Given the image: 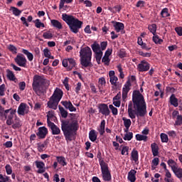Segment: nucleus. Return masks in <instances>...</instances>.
<instances>
[{"label": "nucleus", "instance_id": "49", "mask_svg": "<svg viewBox=\"0 0 182 182\" xmlns=\"http://www.w3.org/2000/svg\"><path fill=\"white\" fill-rule=\"evenodd\" d=\"M133 139V132H128L124 134V140H128V141H130Z\"/></svg>", "mask_w": 182, "mask_h": 182}, {"label": "nucleus", "instance_id": "25", "mask_svg": "<svg viewBox=\"0 0 182 182\" xmlns=\"http://www.w3.org/2000/svg\"><path fill=\"white\" fill-rule=\"evenodd\" d=\"M50 23L52 26H53V28H55L56 29H63V26H62V23H60L59 21L58 20H50Z\"/></svg>", "mask_w": 182, "mask_h": 182}, {"label": "nucleus", "instance_id": "28", "mask_svg": "<svg viewBox=\"0 0 182 182\" xmlns=\"http://www.w3.org/2000/svg\"><path fill=\"white\" fill-rule=\"evenodd\" d=\"M21 52L27 56V59L29 60V62H32V60H33V54L29 52V50L23 48Z\"/></svg>", "mask_w": 182, "mask_h": 182}, {"label": "nucleus", "instance_id": "38", "mask_svg": "<svg viewBox=\"0 0 182 182\" xmlns=\"http://www.w3.org/2000/svg\"><path fill=\"white\" fill-rule=\"evenodd\" d=\"M171 14L168 13V8H164L161 10V18H168Z\"/></svg>", "mask_w": 182, "mask_h": 182}, {"label": "nucleus", "instance_id": "5", "mask_svg": "<svg viewBox=\"0 0 182 182\" xmlns=\"http://www.w3.org/2000/svg\"><path fill=\"white\" fill-rule=\"evenodd\" d=\"M80 64L83 68H92V49L89 46L81 48L80 50Z\"/></svg>", "mask_w": 182, "mask_h": 182}, {"label": "nucleus", "instance_id": "58", "mask_svg": "<svg viewBox=\"0 0 182 182\" xmlns=\"http://www.w3.org/2000/svg\"><path fill=\"white\" fill-rule=\"evenodd\" d=\"M126 56H127L126 51H124V50H120L119 53V57L121 59H123V58H126Z\"/></svg>", "mask_w": 182, "mask_h": 182}, {"label": "nucleus", "instance_id": "59", "mask_svg": "<svg viewBox=\"0 0 182 182\" xmlns=\"http://www.w3.org/2000/svg\"><path fill=\"white\" fill-rule=\"evenodd\" d=\"M8 181H9V176L4 177V175L0 174V182H8Z\"/></svg>", "mask_w": 182, "mask_h": 182}, {"label": "nucleus", "instance_id": "21", "mask_svg": "<svg viewBox=\"0 0 182 182\" xmlns=\"http://www.w3.org/2000/svg\"><path fill=\"white\" fill-rule=\"evenodd\" d=\"M131 160H133L134 163H139V151L134 149L131 153Z\"/></svg>", "mask_w": 182, "mask_h": 182}, {"label": "nucleus", "instance_id": "7", "mask_svg": "<svg viewBox=\"0 0 182 182\" xmlns=\"http://www.w3.org/2000/svg\"><path fill=\"white\" fill-rule=\"evenodd\" d=\"M100 166L104 181H112V173L109 171V165L105 161L102 160L100 161Z\"/></svg>", "mask_w": 182, "mask_h": 182}, {"label": "nucleus", "instance_id": "46", "mask_svg": "<svg viewBox=\"0 0 182 182\" xmlns=\"http://www.w3.org/2000/svg\"><path fill=\"white\" fill-rule=\"evenodd\" d=\"M175 126H182V115H178L175 121Z\"/></svg>", "mask_w": 182, "mask_h": 182}, {"label": "nucleus", "instance_id": "20", "mask_svg": "<svg viewBox=\"0 0 182 182\" xmlns=\"http://www.w3.org/2000/svg\"><path fill=\"white\" fill-rule=\"evenodd\" d=\"M136 174H137V171L134 169H132L129 173H128V180L130 182H134L136 181Z\"/></svg>", "mask_w": 182, "mask_h": 182}, {"label": "nucleus", "instance_id": "61", "mask_svg": "<svg viewBox=\"0 0 182 182\" xmlns=\"http://www.w3.org/2000/svg\"><path fill=\"white\" fill-rule=\"evenodd\" d=\"M168 134L169 137H172L173 139H175V137L177 136L176 131H169L168 132Z\"/></svg>", "mask_w": 182, "mask_h": 182}, {"label": "nucleus", "instance_id": "44", "mask_svg": "<svg viewBox=\"0 0 182 182\" xmlns=\"http://www.w3.org/2000/svg\"><path fill=\"white\" fill-rule=\"evenodd\" d=\"M55 116L54 111H48L47 113V124H48V121L50 122V119H53Z\"/></svg>", "mask_w": 182, "mask_h": 182}, {"label": "nucleus", "instance_id": "13", "mask_svg": "<svg viewBox=\"0 0 182 182\" xmlns=\"http://www.w3.org/2000/svg\"><path fill=\"white\" fill-rule=\"evenodd\" d=\"M139 72H147L150 69V64L146 60H142L141 63L137 65Z\"/></svg>", "mask_w": 182, "mask_h": 182}, {"label": "nucleus", "instance_id": "11", "mask_svg": "<svg viewBox=\"0 0 182 182\" xmlns=\"http://www.w3.org/2000/svg\"><path fill=\"white\" fill-rule=\"evenodd\" d=\"M48 127L51 129V133L53 136H58L60 134V128H59L56 124H55V123L48 120Z\"/></svg>", "mask_w": 182, "mask_h": 182}, {"label": "nucleus", "instance_id": "14", "mask_svg": "<svg viewBox=\"0 0 182 182\" xmlns=\"http://www.w3.org/2000/svg\"><path fill=\"white\" fill-rule=\"evenodd\" d=\"M61 105H63L65 109L70 110V112H76V107L73 106L70 101H62Z\"/></svg>", "mask_w": 182, "mask_h": 182}, {"label": "nucleus", "instance_id": "45", "mask_svg": "<svg viewBox=\"0 0 182 182\" xmlns=\"http://www.w3.org/2000/svg\"><path fill=\"white\" fill-rule=\"evenodd\" d=\"M98 83L99 85H101V86H99V89L100 90V88L102 87V86H106V78H105V77H102L99 78Z\"/></svg>", "mask_w": 182, "mask_h": 182}, {"label": "nucleus", "instance_id": "62", "mask_svg": "<svg viewBox=\"0 0 182 182\" xmlns=\"http://www.w3.org/2000/svg\"><path fill=\"white\" fill-rule=\"evenodd\" d=\"M159 163H160V159L158 157H156L152 160L151 164H153V166H157Z\"/></svg>", "mask_w": 182, "mask_h": 182}, {"label": "nucleus", "instance_id": "35", "mask_svg": "<svg viewBox=\"0 0 182 182\" xmlns=\"http://www.w3.org/2000/svg\"><path fill=\"white\" fill-rule=\"evenodd\" d=\"M10 11H12L13 15H14L15 16H19V15L22 14V11L14 6H11Z\"/></svg>", "mask_w": 182, "mask_h": 182}, {"label": "nucleus", "instance_id": "64", "mask_svg": "<svg viewBox=\"0 0 182 182\" xmlns=\"http://www.w3.org/2000/svg\"><path fill=\"white\" fill-rule=\"evenodd\" d=\"M12 129H19L21 127V123L19 122H16L15 123H13L11 125Z\"/></svg>", "mask_w": 182, "mask_h": 182}, {"label": "nucleus", "instance_id": "6", "mask_svg": "<svg viewBox=\"0 0 182 182\" xmlns=\"http://www.w3.org/2000/svg\"><path fill=\"white\" fill-rule=\"evenodd\" d=\"M62 97H63V91L60 88L56 87L53 94L50 97L49 101L47 102L48 107L56 110L59 102L62 100Z\"/></svg>", "mask_w": 182, "mask_h": 182}, {"label": "nucleus", "instance_id": "52", "mask_svg": "<svg viewBox=\"0 0 182 182\" xmlns=\"http://www.w3.org/2000/svg\"><path fill=\"white\" fill-rule=\"evenodd\" d=\"M102 62L105 63V65H106L107 66H109L110 63V59L109 58V57L104 55V57L102 58Z\"/></svg>", "mask_w": 182, "mask_h": 182}, {"label": "nucleus", "instance_id": "4", "mask_svg": "<svg viewBox=\"0 0 182 182\" xmlns=\"http://www.w3.org/2000/svg\"><path fill=\"white\" fill-rule=\"evenodd\" d=\"M49 86L50 81L43 78V77L39 75H35L33 77L32 89L37 96L42 95V87Z\"/></svg>", "mask_w": 182, "mask_h": 182}, {"label": "nucleus", "instance_id": "56", "mask_svg": "<svg viewBox=\"0 0 182 182\" xmlns=\"http://www.w3.org/2000/svg\"><path fill=\"white\" fill-rule=\"evenodd\" d=\"M0 96H5V84L0 85Z\"/></svg>", "mask_w": 182, "mask_h": 182}, {"label": "nucleus", "instance_id": "39", "mask_svg": "<svg viewBox=\"0 0 182 182\" xmlns=\"http://www.w3.org/2000/svg\"><path fill=\"white\" fill-rule=\"evenodd\" d=\"M73 2V0H60V4H59V10L62 11L63 9V5L65 4H72Z\"/></svg>", "mask_w": 182, "mask_h": 182}, {"label": "nucleus", "instance_id": "10", "mask_svg": "<svg viewBox=\"0 0 182 182\" xmlns=\"http://www.w3.org/2000/svg\"><path fill=\"white\" fill-rule=\"evenodd\" d=\"M48 133H49V131H48V128H46V127H40L38 129L36 136H38L40 140H42L48 136Z\"/></svg>", "mask_w": 182, "mask_h": 182}, {"label": "nucleus", "instance_id": "54", "mask_svg": "<svg viewBox=\"0 0 182 182\" xmlns=\"http://www.w3.org/2000/svg\"><path fill=\"white\" fill-rule=\"evenodd\" d=\"M63 85L66 89V90H69V78L65 77L63 80Z\"/></svg>", "mask_w": 182, "mask_h": 182}, {"label": "nucleus", "instance_id": "48", "mask_svg": "<svg viewBox=\"0 0 182 182\" xmlns=\"http://www.w3.org/2000/svg\"><path fill=\"white\" fill-rule=\"evenodd\" d=\"M79 2L80 3V4H82V3H83L84 4V5H85V6L87 7V8H90V7H92V1H90V0H79Z\"/></svg>", "mask_w": 182, "mask_h": 182}, {"label": "nucleus", "instance_id": "30", "mask_svg": "<svg viewBox=\"0 0 182 182\" xmlns=\"http://www.w3.org/2000/svg\"><path fill=\"white\" fill-rule=\"evenodd\" d=\"M91 48L94 53H96L97 52H102V50L100 49V45L97 42H95L93 44H92Z\"/></svg>", "mask_w": 182, "mask_h": 182}, {"label": "nucleus", "instance_id": "18", "mask_svg": "<svg viewBox=\"0 0 182 182\" xmlns=\"http://www.w3.org/2000/svg\"><path fill=\"white\" fill-rule=\"evenodd\" d=\"M113 26L116 31V32L119 33L120 31H123L124 29V24L123 23L112 21Z\"/></svg>", "mask_w": 182, "mask_h": 182}, {"label": "nucleus", "instance_id": "12", "mask_svg": "<svg viewBox=\"0 0 182 182\" xmlns=\"http://www.w3.org/2000/svg\"><path fill=\"white\" fill-rule=\"evenodd\" d=\"M99 113L103 114V116H109L110 114V109L107 104H100L98 107Z\"/></svg>", "mask_w": 182, "mask_h": 182}, {"label": "nucleus", "instance_id": "8", "mask_svg": "<svg viewBox=\"0 0 182 182\" xmlns=\"http://www.w3.org/2000/svg\"><path fill=\"white\" fill-rule=\"evenodd\" d=\"M14 62L21 68H26L28 60L23 54H18L14 58Z\"/></svg>", "mask_w": 182, "mask_h": 182}, {"label": "nucleus", "instance_id": "41", "mask_svg": "<svg viewBox=\"0 0 182 182\" xmlns=\"http://www.w3.org/2000/svg\"><path fill=\"white\" fill-rule=\"evenodd\" d=\"M167 164L171 167L172 171H173V168H176V167H177V162H175V161L173 159H169L167 161Z\"/></svg>", "mask_w": 182, "mask_h": 182}, {"label": "nucleus", "instance_id": "2", "mask_svg": "<svg viewBox=\"0 0 182 182\" xmlns=\"http://www.w3.org/2000/svg\"><path fill=\"white\" fill-rule=\"evenodd\" d=\"M132 103L129 102L128 104V114L130 119H136V116L139 120L140 117H144L147 114V105L144 97L140 93V91L134 90L133 92ZM133 105L134 109H133Z\"/></svg>", "mask_w": 182, "mask_h": 182}, {"label": "nucleus", "instance_id": "47", "mask_svg": "<svg viewBox=\"0 0 182 182\" xmlns=\"http://www.w3.org/2000/svg\"><path fill=\"white\" fill-rule=\"evenodd\" d=\"M161 140L162 143H168V136L164 133L161 134Z\"/></svg>", "mask_w": 182, "mask_h": 182}, {"label": "nucleus", "instance_id": "36", "mask_svg": "<svg viewBox=\"0 0 182 182\" xmlns=\"http://www.w3.org/2000/svg\"><path fill=\"white\" fill-rule=\"evenodd\" d=\"M43 38L44 39H52L53 38V34L52 33V31H47L43 33Z\"/></svg>", "mask_w": 182, "mask_h": 182}, {"label": "nucleus", "instance_id": "31", "mask_svg": "<svg viewBox=\"0 0 182 182\" xmlns=\"http://www.w3.org/2000/svg\"><path fill=\"white\" fill-rule=\"evenodd\" d=\"M4 120H6L7 126H12L14 124V115H7L4 117Z\"/></svg>", "mask_w": 182, "mask_h": 182}, {"label": "nucleus", "instance_id": "42", "mask_svg": "<svg viewBox=\"0 0 182 182\" xmlns=\"http://www.w3.org/2000/svg\"><path fill=\"white\" fill-rule=\"evenodd\" d=\"M8 49L9 50H10V52H11L14 55H16V53H18V48H16L15 47V46L12 45V44H9L8 46Z\"/></svg>", "mask_w": 182, "mask_h": 182}, {"label": "nucleus", "instance_id": "57", "mask_svg": "<svg viewBox=\"0 0 182 182\" xmlns=\"http://www.w3.org/2000/svg\"><path fill=\"white\" fill-rule=\"evenodd\" d=\"M100 46L101 50H105L106 48H107V41L101 42Z\"/></svg>", "mask_w": 182, "mask_h": 182}, {"label": "nucleus", "instance_id": "63", "mask_svg": "<svg viewBox=\"0 0 182 182\" xmlns=\"http://www.w3.org/2000/svg\"><path fill=\"white\" fill-rule=\"evenodd\" d=\"M18 87L20 90H23L26 87V83L25 82H21L18 83Z\"/></svg>", "mask_w": 182, "mask_h": 182}, {"label": "nucleus", "instance_id": "40", "mask_svg": "<svg viewBox=\"0 0 182 182\" xmlns=\"http://www.w3.org/2000/svg\"><path fill=\"white\" fill-rule=\"evenodd\" d=\"M136 139L138 141H147V136H144L140 134L136 135Z\"/></svg>", "mask_w": 182, "mask_h": 182}, {"label": "nucleus", "instance_id": "60", "mask_svg": "<svg viewBox=\"0 0 182 182\" xmlns=\"http://www.w3.org/2000/svg\"><path fill=\"white\" fill-rule=\"evenodd\" d=\"M175 31L178 35V36H182V27L181 26L175 28Z\"/></svg>", "mask_w": 182, "mask_h": 182}, {"label": "nucleus", "instance_id": "3", "mask_svg": "<svg viewBox=\"0 0 182 182\" xmlns=\"http://www.w3.org/2000/svg\"><path fill=\"white\" fill-rule=\"evenodd\" d=\"M62 19L65 23L68 25L71 32L73 33H77L79 30L82 28V26L83 25V22L80 21V20L75 18V16L66 14H62Z\"/></svg>", "mask_w": 182, "mask_h": 182}, {"label": "nucleus", "instance_id": "17", "mask_svg": "<svg viewBox=\"0 0 182 182\" xmlns=\"http://www.w3.org/2000/svg\"><path fill=\"white\" fill-rule=\"evenodd\" d=\"M27 105L26 103L21 102L18 107L17 113L19 116H25V110H26Z\"/></svg>", "mask_w": 182, "mask_h": 182}, {"label": "nucleus", "instance_id": "33", "mask_svg": "<svg viewBox=\"0 0 182 182\" xmlns=\"http://www.w3.org/2000/svg\"><path fill=\"white\" fill-rule=\"evenodd\" d=\"M149 31L154 36L156 35V32H157V25L156 23H152L148 26Z\"/></svg>", "mask_w": 182, "mask_h": 182}, {"label": "nucleus", "instance_id": "9", "mask_svg": "<svg viewBox=\"0 0 182 182\" xmlns=\"http://www.w3.org/2000/svg\"><path fill=\"white\" fill-rule=\"evenodd\" d=\"M132 87V82H130V80H128L123 88H122V100L124 102L126 99H127V95H129V92H130V89Z\"/></svg>", "mask_w": 182, "mask_h": 182}, {"label": "nucleus", "instance_id": "37", "mask_svg": "<svg viewBox=\"0 0 182 182\" xmlns=\"http://www.w3.org/2000/svg\"><path fill=\"white\" fill-rule=\"evenodd\" d=\"M152 41L156 45H161L163 42V39L160 38V37L156 34L152 37Z\"/></svg>", "mask_w": 182, "mask_h": 182}, {"label": "nucleus", "instance_id": "43", "mask_svg": "<svg viewBox=\"0 0 182 182\" xmlns=\"http://www.w3.org/2000/svg\"><path fill=\"white\" fill-rule=\"evenodd\" d=\"M117 80H119V78L116 76L109 77V82L112 86H117Z\"/></svg>", "mask_w": 182, "mask_h": 182}, {"label": "nucleus", "instance_id": "23", "mask_svg": "<svg viewBox=\"0 0 182 182\" xmlns=\"http://www.w3.org/2000/svg\"><path fill=\"white\" fill-rule=\"evenodd\" d=\"M105 127H106V120L102 119L100 124V127L97 129V131L99 132L100 136H103L105 134Z\"/></svg>", "mask_w": 182, "mask_h": 182}, {"label": "nucleus", "instance_id": "51", "mask_svg": "<svg viewBox=\"0 0 182 182\" xmlns=\"http://www.w3.org/2000/svg\"><path fill=\"white\" fill-rule=\"evenodd\" d=\"M121 154H122V156H124V154H125L126 156H128V155H129V146H123V147H122V149Z\"/></svg>", "mask_w": 182, "mask_h": 182}, {"label": "nucleus", "instance_id": "53", "mask_svg": "<svg viewBox=\"0 0 182 182\" xmlns=\"http://www.w3.org/2000/svg\"><path fill=\"white\" fill-rule=\"evenodd\" d=\"M5 168H6V173L8 175L12 174V166H11V165L6 164L5 166Z\"/></svg>", "mask_w": 182, "mask_h": 182}, {"label": "nucleus", "instance_id": "22", "mask_svg": "<svg viewBox=\"0 0 182 182\" xmlns=\"http://www.w3.org/2000/svg\"><path fill=\"white\" fill-rule=\"evenodd\" d=\"M169 102L174 107H178V99L176 97V95L172 94L169 98Z\"/></svg>", "mask_w": 182, "mask_h": 182}, {"label": "nucleus", "instance_id": "32", "mask_svg": "<svg viewBox=\"0 0 182 182\" xmlns=\"http://www.w3.org/2000/svg\"><path fill=\"white\" fill-rule=\"evenodd\" d=\"M57 161L59 164H61L63 167L65 166H68V163L66 162V159L64 156H56Z\"/></svg>", "mask_w": 182, "mask_h": 182}, {"label": "nucleus", "instance_id": "24", "mask_svg": "<svg viewBox=\"0 0 182 182\" xmlns=\"http://www.w3.org/2000/svg\"><path fill=\"white\" fill-rule=\"evenodd\" d=\"M151 149L152 151V154L154 157L159 156V146L156 143H153L151 144Z\"/></svg>", "mask_w": 182, "mask_h": 182}, {"label": "nucleus", "instance_id": "16", "mask_svg": "<svg viewBox=\"0 0 182 182\" xmlns=\"http://www.w3.org/2000/svg\"><path fill=\"white\" fill-rule=\"evenodd\" d=\"M49 144L48 139H46L43 141V144L38 143L37 144V149L39 153H42L43 151H45L46 150V148L48 147V144Z\"/></svg>", "mask_w": 182, "mask_h": 182}, {"label": "nucleus", "instance_id": "1", "mask_svg": "<svg viewBox=\"0 0 182 182\" xmlns=\"http://www.w3.org/2000/svg\"><path fill=\"white\" fill-rule=\"evenodd\" d=\"M59 110L63 119H66L68 116L70 118L61 120V130L64 134L65 141L68 143V141H72L76 139V134H77L79 130V122L77 119L75 118L76 114H68V111L60 105L59 106Z\"/></svg>", "mask_w": 182, "mask_h": 182}, {"label": "nucleus", "instance_id": "50", "mask_svg": "<svg viewBox=\"0 0 182 182\" xmlns=\"http://www.w3.org/2000/svg\"><path fill=\"white\" fill-rule=\"evenodd\" d=\"M109 108L112 111V113L114 116H117V114H118L117 108L114 107V106H113V105H109Z\"/></svg>", "mask_w": 182, "mask_h": 182}, {"label": "nucleus", "instance_id": "29", "mask_svg": "<svg viewBox=\"0 0 182 182\" xmlns=\"http://www.w3.org/2000/svg\"><path fill=\"white\" fill-rule=\"evenodd\" d=\"M73 68H76V61L73 58H68V70H72Z\"/></svg>", "mask_w": 182, "mask_h": 182}, {"label": "nucleus", "instance_id": "26", "mask_svg": "<svg viewBox=\"0 0 182 182\" xmlns=\"http://www.w3.org/2000/svg\"><path fill=\"white\" fill-rule=\"evenodd\" d=\"M6 73H7V77L9 80H12V82H15L16 83V77H15V74H14V72L11 71V70L8 69L6 70Z\"/></svg>", "mask_w": 182, "mask_h": 182}, {"label": "nucleus", "instance_id": "15", "mask_svg": "<svg viewBox=\"0 0 182 182\" xmlns=\"http://www.w3.org/2000/svg\"><path fill=\"white\" fill-rule=\"evenodd\" d=\"M35 164L36 168H38V170L37 171V173H38V174H42V173H45V163H43V161H36Z\"/></svg>", "mask_w": 182, "mask_h": 182}, {"label": "nucleus", "instance_id": "34", "mask_svg": "<svg viewBox=\"0 0 182 182\" xmlns=\"http://www.w3.org/2000/svg\"><path fill=\"white\" fill-rule=\"evenodd\" d=\"M122 120L124 122V127H126L127 130H129L132 126V120H130V119H127L126 117H123Z\"/></svg>", "mask_w": 182, "mask_h": 182}, {"label": "nucleus", "instance_id": "27", "mask_svg": "<svg viewBox=\"0 0 182 182\" xmlns=\"http://www.w3.org/2000/svg\"><path fill=\"white\" fill-rule=\"evenodd\" d=\"M89 139L92 142H95V140H97V133H96V131L95 129L90 131Z\"/></svg>", "mask_w": 182, "mask_h": 182}, {"label": "nucleus", "instance_id": "55", "mask_svg": "<svg viewBox=\"0 0 182 182\" xmlns=\"http://www.w3.org/2000/svg\"><path fill=\"white\" fill-rule=\"evenodd\" d=\"M139 54L140 56H143L144 58H150V56H151V53H144L143 51H139Z\"/></svg>", "mask_w": 182, "mask_h": 182}, {"label": "nucleus", "instance_id": "19", "mask_svg": "<svg viewBox=\"0 0 182 182\" xmlns=\"http://www.w3.org/2000/svg\"><path fill=\"white\" fill-rule=\"evenodd\" d=\"M172 171L173 174L177 177V178H179V180H181L182 178V168L176 166V168H172Z\"/></svg>", "mask_w": 182, "mask_h": 182}]
</instances>
